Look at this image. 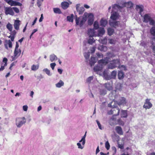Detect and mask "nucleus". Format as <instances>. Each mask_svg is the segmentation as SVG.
Returning a JSON list of instances; mask_svg holds the SVG:
<instances>
[{
    "label": "nucleus",
    "instance_id": "obj_1",
    "mask_svg": "<svg viewBox=\"0 0 155 155\" xmlns=\"http://www.w3.org/2000/svg\"><path fill=\"white\" fill-rule=\"evenodd\" d=\"M143 21L145 23H148L150 25L152 26L150 29V34L155 36V16L152 14H145L143 17Z\"/></svg>",
    "mask_w": 155,
    "mask_h": 155
},
{
    "label": "nucleus",
    "instance_id": "obj_2",
    "mask_svg": "<svg viewBox=\"0 0 155 155\" xmlns=\"http://www.w3.org/2000/svg\"><path fill=\"white\" fill-rule=\"evenodd\" d=\"M109 61V58L107 57L100 60L98 62V65L94 68V71L95 72L101 71L103 68L104 66L106 65Z\"/></svg>",
    "mask_w": 155,
    "mask_h": 155
},
{
    "label": "nucleus",
    "instance_id": "obj_3",
    "mask_svg": "<svg viewBox=\"0 0 155 155\" xmlns=\"http://www.w3.org/2000/svg\"><path fill=\"white\" fill-rule=\"evenodd\" d=\"M26 122V119L24 117H17L15 120V124L18 128L21 127Z\"/></svg>",
    "mask_w": 155,
    "mask_h": 155
},
{
    "label": "nucleus",
    "instance_id": "obj_4",
    "mask_svg": "<svg viewBox=\"0 0 155 155\" xmlns=\"http://www.w3.org/2000/svg\"><path fill=\"white\" fill-rule=\"evenodd\" d=\"M86 21V18L84 17V15L83 16H81L79 18L76 17L75 21L76 24L78 25L80 27H82Z\"/></svg>",
    "mask_w": 155,
    "mask_h": 155
},
{
    "label": "nucleus",
    "instance_id": "obj_5",
    "mask_svg": "<svg viewBox=\"0 0 155 155\" xmlns=\"http://www.w3.org/2000/svg\"><path fill=\"white\" fill-rule=\"evenodd\" d=\"M116 75L117 71H114L112 72L110 76L108 75L106 71H105L103 72V75L104 78L107 80H110L111 78H115Z\"/></svg>",
    "mask_w": 155,
    "mask_h": 155
},
{
    "label": "nucleus",
    "instance_id": "obj_6",
    "mask_svg": "<svg viewBox=\"0 0 155 155\" xmlns=\"http://www.w3.org/2000/svg\"><path fill=\"white\" fill-rule=\"evenodd\" d=\"M87 132L82 137L81 139L79 141L78 143H77V145L78 146V148L81 149H83L84 147V145L85 143V137Z\"/></svg>",
    "mask_w": 155,
    "mask_h": 155
},
{
    "label": "nucleus",
    "instance_id": "obj_7",
    "mask_svg": "<svg viewBox=\"0 0 155 155\" xmlns=\"http://www.w3.org/2000/svg\"><path fill=\"white\" fill-rule=\"evenodd\" d=\"M119 63L120 61L118 59L114 60L108 64V68L109 69H113L119 65Z\"/></svg>",
    "mask_w": 155,
    "mask_h": 155
},
{
    "label": "nucleus",
    "instance_id": "obj_8",
    "mask_svg": "<svg viewBox=\"0 0 155 155\" xmlns=\"http://www.w3.org/2000/svg\"><path fill=\"white\" fill-rule=\"evenodd\" d=\"M117 115H113L110 119L109 121V124L111 126H114L117 125V119L116 116Z\"/></svg>",
    "mask_w": 155,
    "mask_h": 155
},
{
    "label": "nucleus",
    "instance_id": "obj_9",
    "mask_svg": "<svg viewBox=\"0 0 155 155\" xmlns=\"http://www.w3.org/2000/svg\"><path fill=\"white\" fill-rule=\"evenodd\" d=\"M150 99L147 98L145 101V102L143 105V107L146 110L149 109L152 107V104L150 101Z\"/></svg>",
    "mask_w": 155,
    "mask_h": 155
},
{
    "label": "nucleus",
    "instance_id": "obj_10",
    "mask_svg": "<svg viewBox=\"0 0 155 155\" xmlns=\"http://www.w3.org/2000/svg\"><path fill=\"white\" fill-rule=\"evenodd\" d=\"M21 51L20 49H15L14 52V55L12 56V61L16 59L20 55Z\"/></svg>",
    "mask_w": 155,
    "mask_h": 155
},
{
    "label": "nucleus",
    "instance_id": "obj_11",
    "mask_svg": "<svg viewBox=\"0 0 155 155\" xmlns=\"http://www.w3.org/2000/svg\"><path fill=\"white\" fill-rule=\"evenodd\" d=\"M76 8L77 11L79 15L82 14L83 13L85 10L83 6H81V5L80 4H77Z\"/></svg>",
    "mask_w": 155,
    "mask_h": 155
},
{
    "label": "nucleus",
    "instance_id": "obj_12",
    "mask_svg": "<svg viewBox=\"0 0 155 155\" xmlns=\"http://www.w3.org/2000/svg\"><path fill=\"white\" fill-rule=\"evenodd\" d=\"M120 110L119 108H115L113 109L110 111L108 112L109 114H114L115 115H118L119 114Z\"/></svg>",
    "mask_w": 155,
    "mask_h": 155
},
{
    "label": "nucleus",
    "instance_id": "obj_13",
    "mask_svg": "<svg viewBox=\"0 0 155 155\" xmlns=\"http://www.w3.org/2000/svg\"><path fill=\"white\" fill-rule=\"evenodd\" d=\"M5 13L6 15H13L14 14L12 8L5 7Z\"/></svg>",
    "mask_w": 155,
    "mask_h": 155
},
{
    "label": "nucleus",
    "instance_id": "obj_14",
    "mask_svg": "<svg viewBox=\"0 0 155 155\" xmlns=\"http://www.w3.org/2000/svg\"><path fill=\"white\" fill-rule=\"evenodd\" d=\"M119 15L118 13L112 11L111 12L110 18L113 20H116L118 19L119 17Z\"/></svg>",
    "mask_w": 155,
    "mask_h": 155
},
{
    "label": "nucleus",
    "instance_id": "obj_15",
    "mask_svg": "<svg viewBox=\"0 0 155 155\" xmlns=\"http://www.w3.org/2000/svg\"><path fill=\"white\" fill-rule=\"evenodd\" d=\"M96 32L94 29H89L88 30V34L89 37L96 36Z\"/></svg>",
    "mask_w": 155,
    "mask_h": 155
},
{
    "label": "nucleus",
    "instance_id": "obj_16",
    "mask_svg": "<svg viewBox=\"0 0 155 155\" xmlns=\"http://www.w3.org/2000/svg\"><path fill=\"white\" fill-rule=\"evenodd\" d=\"M136 9L138 13L140 14L141 16V12L143 11V7L142 5H136Z\"/></svg>",
    "mask_w": 155,
    "mask_h": 155
},
{
    "label": "nucleus",
    "instance_id": "obj_17",
    "mask_svg": "<svg viewBox=\"0 0 155 155\" xmlns=\"http://www.w3.org/2000/svg\"><path fill=\"white\" fill-rule=\"evenodd\" d=\"M109 24L111 26L116 27L117 26H118L120 23L119 21H116L115 20H113L112 21H110Z\"/></svg>",
    "mask_w": 155,
    "mask_h": 155
},
{
    "label": "nucleus",
    "instance_id": "obj_18",
    "mask_svg": "<svg viewBox=\"0 0 155 155\" xmlns=\"http://www.w3.org/2000/svg\"><path fill=\"white\" fill-rule=\"evenodd\" d=\"M84 17L87 19V18L88 19H94V16L93 14L91 13H88L87 12H85L84 14Z\"/></svg>",
    "mask_w": 155,
    "mask_h": 155
},
{
    "label": "nucleus",
    "instance_id": "obj_19",
    "mask_svg": "<svg viewBox=\"0 0 155 155\" xmlns=\"http://www.w3.org/2000/svg\"><path fill=\"white\" fill-rule=\"evenodd\" d=\"M127 103L126 99L124 97H121L118 100L117 104L118 105H124Z\"/></svg>",
    "mask_w": 155,
    "mask_h": 155
},
{
    "label": "nucleus",
    "instance_id": "obj_20",
    "mask_svg": "<svg viewBox=\"0 0 155 155\" xmlns=\"http://www.w3.org/2000/svg\"><path fill=\"white\" fill-rule=\"evenodd\" d=\"M115 130L117 133L120 135H122L123 134L122 128L119 126H117L115 128Z\"/></svg>",
    "mask_w": 155,
    "mask_h": 155
},
{
    "label": "nucleus",
    "instance_id": "obj_21",
    "mask_svg": "<svg viewBox=\"0 0 155 155\" xmlns=\"http://www.w3.org/2000/svg\"><path fill=\"white\" fill-rule=\"evenodd\" d=\"M71 4L72 2L70 1H69V3L67 2H62L61 4V7L63 9H65L69 7V4Z\"/></svg>",
    "mask_w": 155,
    "mask_h": 155
},
{
    "label": "nucleus",
    "instance_id": "obj_22",
    "mask_svg": "<svg viewBox=\"0 0 155 155\" xmlns=\"http://www.w3.org/2000/svg\"><path fill=\"white\" fill-rule=\"evenodd\" d=\"M134 4L131 1L128 2H125L123 5V7H126L127 8H130L133 7Z\"/></svg>",
    "mask_w": 155,
    "mask_h": 155
},
{
    "label": "nucleus",
    "instance_id": "obj_23",
    "mask_svg": "<svg viewBox=\"0 0 155 155\" xmlns=\"http://www.w3.org/2000/svg\"><path fill=\"white\" fill-rule=\"evenodd\" d=\"M5 48L7 49H8V47L9 48H11L12 47V42L10 40H5Z\"/></svg>",
    "mask_w": 155,
    "mask_h": 155
},
{
    "label": "nucleus",
    "instance_id": "obj_24",
    "mask_svg": "<svg viewBox=\"0 0 155 155\" xmlns=\"http://www.w3.org/2000/svg\"><path fill=\"white\" fill-rule=\"evenodd\" d=\"M9 5L12 6H15L17 5L21 6L22 5V4L19 2L11 0Z\"/></svg>",
    "mask_w": 155,
    "mask_h": 155
},
{
    "label": "nucleus",
    "instance_id": "obj_25",
    "mask_svg": "<svg viewBox=\"0 0 155 155\" xmlns=\"http://www.w3.org/2000/svg\"><path fill=\"white\" fill-rule=\"evenodd\" d=\"M122 7H123V5L120 6L118 4H115L112 5V11H114L115 10H120Z\"/></svg>",
    "mask_w": 155,
    "mask_h": 155
},
{
    "label": "nucleus",
    "instance_id": "obj_26",
    "mask_svg": "<svg viewBox=\"0 0 155 155\" xmlns=\"http://www.w3.org/2000/svg\"><path fill=\"white\" fill-rule=\"evenodd\" d=\"M64 85V82L61 80H60L59 81L55 84V86L57 88H61Z\"/></svg>",
    "mask_w": 155,
    "mask_h": 155
},
{
    "label": "nucleus",
    "instance_id": "obj_27",
    "mask_svg": "<svg viewBox=\"0 0 155 155\" xmlns=\"http://www.w3.org/2000/svg\"><path fill=\"white\" fill-rule=\"evenodd\" d=\"M105 31L103 28H100L98 30V36H101L105 33Z\"/></svg>",
    "mask_w": 155,
    "mask_h": 155
},
{
    "label": "nucleus",
    "instance_id": "obj_28",
    "mask_svg": "<svg viewBox=\"0 0 155 155\" xmlns=\"http://www.w3.org/2000/svg\"><path fill=\"white\" fill-rule=\"evenodd\" d=\"M20 21L19 20H15V21L14 26L15 28L17 30H18L19 29V27L20 25Z\"/></svg>",
    "mask_w": 155,
    "mask_h": 155
},
{
    "label": "nucleus",
    "instance_id": "obj_29",
    "mask_svg": "<svg viewBox=\"0 0 155 155\" xmlns=\"http://www.w3.org/2000/svg\"><path fill=\"white\" fill-rule=\"evenodd\" d=\"M125 122L123 120L119 118L117 119V125H119L121 126H124L125 124Z\"/></svg>",
    "mask_w": 155,
    "mask_h": 155
},
{
    "label": "nucleus",
    "instance_id": "obj_30",
    "mask_svg": "<svg viewBox=\"0 0 155 155\" xmlns=\"http://www.w3.org/2000/svg\"><path fill=\"white\" fill-rule=\"evenodd\" d=\"M97 60L96 58L94 57H91L90 61V64L91 66H93L94 64L96 63Z\"/></svg>",
    "mask_w": 155,
    "mask_h": 155
},
{
    "label": "nucleus",
    "instance_id": "obj_31",
    "mask_svg": "<svg viewBox=\"0 0 155 155\" xmlns=\"http://www.w3.org/2000/svg\"><path fill=\"white\" fill-rule=\"evenodd\" d=\"M151 44L153 51L155 52V37H153L152 38Z\"/></svg>",
    "mask_w": 155,
    "mask_h": 155
},
{
    "label": "nucleus",
    "instance_id": "obj_32",
    "mask_svg": "<svg viewBox=\"0 0 155 155\" xmlns=\"http://www.w3.org/2000/svg\"><path fill=\"white\" fill-rule=\"evenodd\" d=\"M105 87L108 90L110 91L112 89V84L110 83H106L104 84Z\"/></svg>",
    "mask_w": 155,
    "mask_h": 155
},
{
    "label": "nucleus",
    "instance_id": "obj_33",
    "mask_svg": "<svg viewBox=\"0 0 155 155\" xmlns=\"http://www.w3.org/2000/svg\"><path fill=\"white\" fill-rule=\"evenodd\" d=\"M58 58L54 54H52L50 56V60L51 62L55 61L57 60Z\"/></svg>",
    "mask_w": 155,
    "mask_h": 155
},
{
    "label": "nucleus",
    "instance_id": "obj_34",
    "mask_svg": "<svg viewBox=\"0 0 155 155\" xmlns=\"http://www.w3.org/2000/svg\"><path fill=\"white\" fill-rule=\"evenodd\" d=\"M124 73L123 72L121 71H120L118 72V76L119 79H123L124 77Z\"/></svg>",
    "mask_w": 155,
    "mask_h": 155
},
{
    "label": "nucleus",
    "instance_id": "obj_35",
    "mask_svg": "<svg viewBox=\"0 0 155 155\" xmlns=\"http://www.w3.org/2000/svg\"><path fill=\"white\" fill-rule=\"evenodd\" d=\"M121 117H127V113L126 110H122L120 114Z\"/></svg>",
    "mask_w": 155,
    "mask_h": 155
},
{
    "label": "nucleus",
    "instance_id": "obj_36",
    "mask_svg": "<svg viewBox=\"0 0 155 155\" xmlns=\"http://www.w3.org/2000/svg\"><path fill=\"white\" fill-rule=\"evenodd\" d=\"M107 23V21L106 20L103 19H102L101 20L100 22L101 25L103 26H105Z\"/></svg>",
    "mask_w": 155,
    "mask_h": 155
},
{
    "label": "nucleus",
    "instance_id": "obj_37",
    "mask_svg": "<svg viewBox=\"0 0 155 155\" xmlns=\"http://www.w3.org/2000/svg\"><path fill=\"white\" fill-rule=\"evenodd\" d=\"M98 49L101 51H105L107 50V48L106 46L101 45L98 47Z\"/></svg>",
    "mask_w": 155,
    "mask_h": 155
},
{
    "label": "nucleus",
    "instance_id": "obj_38",
    "mask_svg": "<svg viewBox=\"0 0 155 155\" xmlns=\"http://www.w3.org/2000/svg\"><path fill=\"white\" fill-rule=\"evenodd\" d=\"M43 71L45 72L49 76H51L52 75L50 71L47 68L44 69Z\"/></svg>",
    "mask_w": 155,
    "mask_h": 155
},
{
    "label": "nucleus",
    "instance_id": "obj_39",
    "mask_svg": "<svg viewBox=\"0 0 155 155\" xmlns=\"http://www.w3.org/2000/svg\"><path fill=\"white\" fill-rule=\"evenodd\" d=\"M39 65L38 64L37 65H33L31 67V69L32 71H35L38 69Z\"/></svg>",
    "mask_w": 155,
    "mask_h": 155
},
{
    "label": "nucleus",
    "instance_id": "obj_40",
    "mask_svg": "<svg viewBox=\"0 0 155 155\" xmlns=\"http://www.w3.org/2000/svg\"><path fill=\"white\" fill-rule=\"evenodd\" d=\"M74 15L73 14H71L70 16H68L67 19L68 21L70 22H72L73 21Z\"/></svg>",
    "mask_w": 155,
    "mask_h": 155
},
{
    "label": "nucleus",
    "instance_id": "obj_41",
    "mask_svg": "<svg viewBox=\"0 0 155 155\" xmlns=\"http://www.w3.org/2000/svg\"><path fill=\"white\" fill-rule=\"evenodd\" d=\"M53 11L54 13L56 14H61V13L60 9L58 8H54Z\"/></svg>",
    "mask_w": 155,
    "mask_h": 155
},
{
    "label": "nucleus",
    "instance_id": "obj_42",
    "mask_svg": "<svg viewBox=\"0 0 155 155\" xmlns=\"http://www.w3.org/2000/svg\"><path fill=\"white\" fill-rule=\"evenodd\" d=\"M99 26L98 23L97 21H95L94 24V29H97L99 28Z\"/></svg>",
    "mask_w": 155,
    "mask_h": 155
},
{
    "label": "nucleus",
    "instance_id": "obj_43",
    "mask_svg": "<svg viewBox=\"0 0 155 155\" xmlns=\"http://www.w3.org/2000/svg\"><path fill=\"white\" fill-rule=\"evenodd\" d=\"M7 28L10 31H12V25L9 23H8L7 26Z\"/></svg>",
    "mask_w": 155,
    "mask_h": 155
},
{
    "label": "nucleus",
    "instance_id": "obj_44",
    "mask_svg": "<svg viewBox=\"0 0 155 155\" xmlns=\"http://www.w3.org/2000/svg\"><path fill=\"white\" fill-rule=\"evenodd\" d=\"M106 90L103 89H101L100 90V94L101 95H104L106 94Z\"/></svg>",
    "mask_w": 155,
    "mask_h": 155
},
{
    "label": "nucleus",
    "instance_id": "obj_45",
    "mask_svg": "<svg viewBox=\"0 0 155 155\" xmlns=\"http://www.w3.org/2000/svg\"><path fill=\"white\" fill-rule=\"evenodd\" d=\"M140 46L143 47L145 48L147 47V43L144 41H142L140 43Z\"/></svg>",
    "mask_w": 155,
    "mask_h": 155
},
{
    "label": "nucleus",
    "instance_id": "obj_46",
    "mask_svg": "<svg viewBox=\"0 0 155 155\" xmlns=\"http://www.w3.org/2000/svg\"><path fill=\"white\" fill-rule=\"evenodd\" d=\"M90 38L88 39V43L90 44H92L93 43L94 41L95 40L93 38V37H90Z\"/></svg>",
    "mask_w": 155,
    "mask_h": 155
},
{
    "label": "nucleus",
    "instance_id": "obj_47",
    "mask_svg": "<svg viewBox=\"0 0 155 155\" xmlns=\"http://www.w3.org/2000/svg\"><path fill=\"white\" fill-rule=\"evenodd\" d=\"M129 149H130V148L128 147H127L124 150V153L122 154L121 155H129L127 151Z\"/></svg>",
    "mask_w": 155,
    "mask_h": 155
},
{
    "label": "nucleus",
    "instance_id": "obj_48",
    "mask_svg": "<svg viewBox=\"0 0 155 155\" xmlns=\"http://www.w3.org/2000/svg\"><path fill=\"white\" fill-rule=\"evenodd\" d=\"M107 31L108 35H112L114 32V30L113 29L110 28H109L108 29Z\"/></svg>",
    "mask_w": 155,
    "mask_h": 155
},
{
    "label": "nucleus",
    "instance_id": "obj_49",
    "mask_svg": "<svg viewBox=\"0 0 155 155\" xmlns=\"http://www.w3.org/2000/svg\"><path fill=\"white\" fill-rule=\"evenodd\" d=\"M93 76H90L87 79L86 82L88 83H90L91 81L93 80Z\"/></svg>",
    "mask_w": 155,
    "mask_h": 155
},
{
    "label": "nucleus",
    "instance_id": "obj_50",
    "mask_svg": "<svg viewBox=\"0 0 155 155\" xmlns=\"http://www.w3.org/2000/svg\"><path fill=\"white\" fill-rule=\"evenodd\" d=\"M118 68L124 70H126V68L125 66L124 65H119Z\"/></svg>",
    "mask_w": 155,
    "mask_h": 155
},
{
    "label": "nucleus",
    "instance_id": "obj_51",
    "mask_svg": "<svg viewBox=\"0 0 155 155\" xmlns=\"http://www.w3.org/2000/svg\"><path fill=\"white\" fill-rule=\"evenodd\" d=\"M105 147L107 150H108L110 148V145L108 141H107L105 144Z\"/></svg>",
    "mask_w": 155,
    "mask_h": 155
},
{
    "label": "nucleus",
    "instance_id": "obj_52",
    "mask_svg": "<svg viewBox=\"0 0 155 155\" xmlns=\"http://www.w3.org/2000/svg\"><path fill=\"white\" fill-rule=\"evenodd\" d=\"M8 61L7 59L6 58H3V62L5 63L4 66H6L7 65V61Z\"/></svg>",
    "mask_w": 155,
    "mask_h": 155
},
{
    "label": "nucleus",
    "instance_id": "obj_53",
    "mask_svg": "<svg viewBox=\"0 0 155 155\" xmlns=\"http://www.w3.org/2000/svg\"><path fill=\"white\" fill-rule=\"evenodd\" d=\"M84 56L86 59H88L90 57L89 52L85 53L84 54Z\"/></svg>",
    "mask_w": 155,
    "mask_h": 155
},
{
    "label": "nucleus",
    "instance_id": "obj_54",
    "mask_svg": "<svg viewBox=\"0 0 155 155\" xmlns=\"http://www.w3.org/2000/svg\"><path fill=\"white\" fill-rule=\"evenodd\" d=\"M116 91H115V92L117 91V90L120 91L121 90V85L120 84H118L116 87Z\"/></svg>",
    "mask_w": 155,
    "mask_h": 155
},
{
    "label": "nucleus",
    "instance_id": "obj_55",
    "mask_svg": "<svg viewBox=\"0 0 155 155\" xmlns=\"http://www.w3.org/2000/svg\"><path fill=\"white\" fill-rule=\"evenodd\" d=\"M56 64L55 63H52L50 64V65L51 67V68L53 70L54 68V67L56 66Z\"/></svg>",
    "mask_w": 155,
    "mask_h": 155
},
{
    "label": "nucleus",
    "instance_id": "obj_56",
    "mask_svg": "<svg viewBox=\"0 0 155 155\" xmlns=\"http://www.w3.org/2000/svg\"><path fill=\"white\" fill-rule=\"evenodd\" d=\"M96 122L97 123V124L98 125L99 128L101 130L103 129V128H102V127H101V125L100 124V123L99 122V121L97 120H96Z\"/></svg>",
    "mask_w": 155,
    "mask_h": 155
},
{
    "label": "nucleus",
    "instance_id": "obj_57",
    "mask_svg": "<svg viewBox=\"0 0 155 155\" xmlns=\"http://www.w3.org/2000/svg\"><path fill=\"white\" fill-rule=\"evenodd\" d=\"M111 149L113 152V154L114 155L116 153V149L115 147H111Z\"/></svg>",
    "mask_w": 155,
    "mask_h": 155
},
{
    "label": "nucleus",
    "instance_id": "obj_58",
    "mask_svg": "<svg viewBox=\"0 0 155 155\" xmlns=\"http://www.w3.org/2000/svg\"><path fill=\"white\" fill-rule=\"evenodd\" d=\"M94 21V19H88V25H91L93 24Z\"/></svg>",
    "mask_w": 155,
    "mask_h": 155
},
{
    "label": "nucleus",
    "instance_id": "obj_59",
    "mask_svg": "<svg viewBox=\"0 0 155 155\" xmlns=\"http://www.w3.org/2000/svg\"><path fill=\"white\" fill-rule=\"evenodd\" d=\"M13 10L16 13H18L19 12V9L16 7H12Z\"/></svg>",
    "mask_w": 155,
    "mask_h": 155
},
{
    "label": "nucleus",
    "instance_id": "obj_60",
    "mask_svg": "<svg viewBox=\"0 0 155 155\" xmlns=\"http://www.w3.org/2000/svg\"><path fill=\"white\" fill-rule=\"evenodd\" d=\"M96 54L97 56L99 58H101L103 57L102 54L100 53H97Z\"/></svg>",
    "mask_w": 155,
    "mask_h": 155
},
{
    "label": "nucleus",
    "instance_id": "obj_61",
    "mask_svg": "<svg viewBox=\"0 0 155 155\" xmlns=\"http://www.w3.org/2000/svg\"><path fill=\"white\" fill-rule=\"evenodd\" d=\"M118 147L121 149H123L124 148V145L122 144H120L119 143H117Z\"/></svg>",
    "mask_w": 155,
    "mask_h": 155
},
{
    "label": "nucleus",
    "instance_id": "obj_62",
    "mask_svg": "<svg viewBox=\"0 0 155 155\" xmlns=\"http://www.w3.org/2000/svg\"><path fill=\"white\" fill-rule=\"evenodd\" d=\"M38 31L37 29H34L33 30V31L30 36V38H31L32 36L34 34V33Z\"/></svg>",
    "mask_w": 155,
    "mask_h": 155
},
{
    "label": "nucleus",
    "instance_id": "obj_63",
    "mask_svg": "<svg viewBox=\"0 0 155 155\" xmlns=\"http://www.w3.org/2000/svg\"><path fill=\"white\" fill-rule=\"evenodd\" d=\"M42 1V0H38L37 4L39 7L41 5Z\"/></svg>",
    "mask_w": 155,
    "mask_h": 155
},
{
    "label": "nucleus",
    "instance_id": "obj_64",
    "mask_svg": "<svg viewBox=\"0 0 155 155\" xmlns=\"http://www.w3.org/2000/svg\"><path fill=\"white\" fill-rule=\"evenodd\" d=\"M28 107L27 105H24L23 106V109L24 111H27L28 110Z\"/></svg>",
    "mask_w": 155,
    "mask_h": 155
}]
</instances>
